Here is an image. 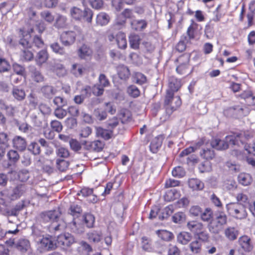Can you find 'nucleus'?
Listing matches in <instances>:
<instances>
[{
	"instance_id": "nucleus-1",
	"label": "nucleus",
	"mask_w": 255,
	"mask_h": 255,
	"mask_svg": "<svg viewBox=\"0 0 255 255\" xmlns=\"http://www.w3.org/2000/svg\"><path fill=\"white\" fill-rule=\"evenodd\" d=\"M246 143L241 131L234 132L231 135L226 136L225 139L216 138L211 141V146L217 150H225L229 148V145L240 146Z\"/></svg>"
},
{
	"instance_id": "nucleus-2",
	"label": "nucleus",
	"mask_w": 255,
	"mask_h": 255,
	"mask_svg": "<svg viewBox=\"0 0 255 255\" xmlns=\"http://www.w3.org/2000/svg\"><path fill=\"white\" fill-rule=\"evenodd\" d=\"M174 93L166 91L164 96L163 106L167 114L170 116L182 105V100L180 96L174 97Z\"/></svg>"
},
{
	"instance_id": "nucleus-3",
	"label": "nucleus",
	"mask_w": 255,
	"mask_h": 255,
	"mask_svg": "<svg viewBox=\"0 0 255 255\" xmlns=\"http://www.w3.org/2000/svg\"><path fill=\"white\" fill-rule=\"evenodd\" d=\"M190 54L184 53L179 56L175 60L179 63L176 68V72L180 75H188L193 71V68L190 64Z\"/></svg>"
},
{
	"instance_id": "nucleus-4",
	"label": "nucleus",
	"mask_w": 255,
	"mask_h": 255,
	"mask_svg": "<svg viewBox=\"0 0 255 255\" xmlns=\"http://www.w3.org/2000/svg\"><path fill=\"white\" fill-rule=\"evenodd\" d=\"M228 214L234 218L242 220L247 217L248 213L245 206L238 203H231L226 205Z\"/></svg>"
},
{
	"instance_id": "nucleus-5",
	"label": "nucleus",
	"mask_w": 255,
	"mask_h": 255,
	"mask_svg": "<svg viewBox=\"0 0 255 255\" xmlns=\"http://www.w3.org/2000/svg\"><path fill=\"white\" fill-rule=\"evenodd\" d=\"M75 242V238L72 235L69 233L62 234L57 237L55 245L63 250H67Z\"/></svg>"
},
{
	"instance_id": "nucleus-6",
	"label": "nucleus",
	"mask_w": 255,
	"mask_h": 255,
	"mask_svg": "<svg viewBox=\"0 0 255 255\" xmlns=\"http://www.w3.org/2000/svg\"><path fill=\"white\" fill-rule=\"evenodd\" d=\"M39 248L44 252H47L52 250L55 248V244H54L52 240V236L47 235L45 237H43L38 242Z\"/></svg>"
},
{
	"instance_id": "nucleus-7",
	"label": "nucleus",
	"mask_w": 255,
	"mask_h": 255,
	"mask_svg": "<svg viewBox=\"0 0 255 255\" xmlns=\"http://www.w3.org/2000/svg\"><path fill=\"white\" fill-rule=\"evenodd\" d=\"M50 127L52 129L46 128L44 131V135L46 138L53 139L54 137V131L60 132L63 129V126L61 123L57 120H53L50 122Z\"/></svg>"
},
{
	"instance_id": "nucleus-8",
	"label": "nucleus",
	"mask_w": 255,
	"mask_h": 255,
	"mask_svg": "<svg viewBox=\"0 0 255 255\" xmlns=\"http://www.w3.org/2000/svg\"><path fill=\"white\" fill-rule=\"evenodd\" d=\"M238 243L242 250L245 253L251 252L254 249V245L250 237L244 235L239 237Z\"/></svg>"
},
{
	"instance_id": "nucleus-9",
	"label": "nucleus",
	"mask_w": 255,
	"mask_h": 255,
	"mask_svg": "<svg viewBox=\"0 0 255 255\" xmlns=\"http://www.w3.org/2000/svg\"><path fill=\"white\" fill-rule=\"evenodd\" d=\"M20 31L21 32L22 37L19 40V44L26 49L32 47V44L30 42L31 39L30 34L34 32L33 28H30L28 32H25L23 29H20Z\"/></svg>"
},
{
	"instance_id": "nucleus-10",
	"label": "nucleus",
	"mask_w": 255,
	"mask_h": 255,
	"mask_svg": "<svg viewBox=\"0 0 255 255\" xmlns=\"http://www.w3.org/2000/svg\"><path fill=\"white\" fill-rule=\"evenodd\" d=\"M182 87L181 80L174 76L169 77L168 80V88L166 91H169L173 93L178 92Z\"/></svg>"
},
{
	"instance_id": "nucleus-11",
	"label": "nucleus",
	"mask_w": 255,
	"mask_h": 255,
	"mask_svg": "<svg viewBox=\"0 0 255 255\" xmlns=\"http://www.w3.org/2000/svg\"><path fill=\"white\" fill-rule=\"evenodd\" d=\"M78 56L82 59L91 58L93 55V51L89 45L83 43L78 49Z\"/></svg>"
},
{
	"instance_id": "nucleus-12",
	"label": "nucleus",
	"mask_w": 255,
	"mask_h": 255,
	"mask_svg": "<svg viewBox=\"0 0 255 255\" xmlns=\"http://www.w3.org/2000/svg\"><path fill=\"white\" fill-rule=\"evenodd\" d=\"M76 36V34L74 31H64L61 34L60 39L63 45L69 46L74 43Z\"/></svg>"
},
{
	"instance_id": "nucleus-13",
	"label": "nucleus",
	"mask_w": 255,
	"mask_h": 255,
	"mask_svg": "<svg viewBox=\"0 0 255 255\" xmlns=\"http://www.w3.org/2000/svg\"><path fill=\"white\" fill-rule=\"evenodd\" d=\"M60 216V213L54 210L43 212L40 213V217L44 222L50 221H57Z\"/></svg>"
},
{
	"instance_id": "nucleus-14",
	"label": "nucleus",
	"mask_w": 255,
	"mask_h": 255,
	"mask_svg": "<svg viewBox=\"0 0 255 255\" xmlns=\"http://www.w3.org/2000/svg\"><path fill=\"white\" fill-rule=\"evenodd\" d=\"M188 229L193 233L194 236L203 230L205 227L204 224L197 220H192L188 222L187 223Z\"/></svg>"
},
{
	"instance_id": "nucleus-15",
	"label": "nucleus",
	"mask_w": 255,
	"mask_h": 255,
	"mask_svg": "<svg viewBox=\"0 0 255 255\" xmlns=\"http://www.w3.org/2000/svg\"><path fill=\"white\" fill-rule=\"evenodd\" d=\"M164 139V136L160 134L154 138L150 142L149 147L150 150L152 153H156L161 147L163 141Z\"/></svg>"
},
{
	"instance_id": "nucleus-16",
	"label": "nucleus",
	"mask_w": 255,
	"mask_h": 255,
	"mask_svg": "<svg viewBox=\"0 0 255 255\" xmlns=\"http://www.w3.org/2000/svg\"><path fill=\"white\" fill-rule=\"evenodd\" d=\"M239 233V229L235 227L229 226L224 230L225 237L230 241H234L237 239Z\"/></svg>"
},
{
	"instance_id": "nucleus-17",
	"label": "nucleus",
	"mask_w": 255,
	"mask_h": 255,
	"mask_svg": "<svg viewBox=\"0 0 255 255\" xmlns=\"http://www.w3.org/2000/svg\"><path fill=\"white\" fill-rule=\"evenodd\" d=\"M13 147L19 151H23L27 146L26 139L20 136H15L12 139Z\"/></svg>"
},
{
	"instance_id": "nucleus-18",
	"label": "nucleus",
	"mask_w": 255,
	"mask_h": 255,
	"mask_svg": "<svg viewBox=\"0 0 255 255\" xmlns=\"http://www.w3.org/2000/svg\"><path fill=\"white\" fill-rule=\"evenodd\" d=\"M96 134L97 136L100 137L105 140H109L112 138L113 131L109 129H105L101 127H96Z\"/></svg>"
},
{
	"instance_id": "nucleus-19",
	"label": "nucleus",
	"mask_w": 255,
	"mask_h": 255,
	"mask_svg": "<svg viewBox=\"0 0 255 255\" xmlns=\"http://www.w3.org/2000/svg\"><path fill=\"white\" fill-rule=\"evenodd\" d=\"M180 196L179 191L175 189L168 190L164 195V199L166 202L173 201L178 199Z\"/></svg>"
},
{
	"instance_id": "nucleus-20",
	"label": "nucleus",
	"mask_w": 255,
	"mask_h": 255,
	"mask_svg": "<svg viewBox=\"0 0 255 255\" xmlns=\"http://www.w3.org/2000/svg\"><path fill=\"white\" fill-rule=\"evenodd\" d=\"M116 41L118 47L125 49L127 47V41L125 33L120 31L116 35Z\"/></svg>"
},
{
	"instance_id": "nucleus-21",
	"label": "nucleus",
	"mask_w": 255,
	"mask_h": 255,
	"mask_svg": "<svg viewBox=\"0 0 255 255\" xmlns=\"http://www.w3.org/2000/svg\"><path fill=\"white\" fill-rule=\"evenodd\" d=\"M223 226L219 224L215 220H212L208 225L209 231L214 235L219 234L223 230Z\"/></svg>"
},
{
	"instance_id": "nucleus-22",
	"label": "nucleus",
	"mask_w": 255,
	"mask_h": 255,
	"mask_svg": "<svg viewBox=\"0 0 255 255\" xmlns=\"http://www.w3.org/2000/svg\"><path fill=\"white\" fill-rule=\"evenodd\" d=\"M117 72L119 77L123 80H128L130 75L128 67L124 65H120L117 67Z\"/></svg>"
},
{
	"instance_id": "nucleus-23",
	"label": "nucleus",
	"mask_w": 255,
	"mask_h": 255,
	"mask_svg": "<svg viewBox=\"0 0 255 255\" xmlns=\"http://www.w3.org/2000/svg\"><path fill=\"white\" fill-rule=\"evenodd\" d=\"M87 236L90 242L98 243L102 240L103 234L101 231L93 230L88 232Z\"/></svg>"
},
{
	"instance_id": "nucleus-24",
	"label": "nucleus",
	"mask_w": 255,
	"mask_h": 255,
	"mask_svg": "<svg viewBox=\"0 0 255 255\" xmlns=\"http://www.w3.org/2000/svg\"><path fill=\"white\" fill-rule=\"evenodd\" d=\"M119 116L123 124L129 122L132 120L131 112L128 109L126 108H123L120 111Z\"/></svg>"
},
{
	"instance_id": "nucleus-25",
	"label": "nucleus",
	"mask_w": 255,
	"mask_h": 255,
	"mask_svg": "<svg viewBox=\"0 0 255 255\" xmlns=\"http://www.w3.org/2000/svg\"><path fill=\"white\" fill-rule=\"evenodd\" d=\"M200 155L207 161L213 159L215 156L214 150L210 148H203L200 151Z\"/></svg>"
},
{
	"instance_id": "nucleus-26",
	"label": "nucleus",
	"mask_w": 255,
	"mask_h": 255,
	"mask_svg": "<svg viewBox=\"0 0 255 255\" xmlns=\"http://www.w3.org/2000/svg\"><path fill=\"white\" fill-rule=\"evenodd\" d=\"M49 57L48 53L46 49H42L39 51L35 57V61L37 65L41 66L45 63Z\"/></svg>"
},
{
	"instance_id": "nucleus-27",
	"label": "nucleus",
	"mask_w": 255,
	"mask_h": 255,
	"mask_svg": "<svg viewBox=\"0 0 255 255\" xmlns=\"http://www.w3.org/2000/svg\"><path fill=\"white\" fill-rule=\"evenodd\" d=\"M189 248L192 254H199L202 250V243L198 240L195 239L190 243Z\"/></svg>"
},
{
	"instance_id": "nucleus-28",
	"label": "nucleus",
	"mask_w": 255,
	"mask_h": 255,
	"mask_svg": "<svg viewBox=\"0 0 255 255\" xmlns=\"http://www.w3.org/2000/svg\"><path fill=\"white\" fill-rule=\"evenodd\" d=\"M190 21L191 23L187 29L186 34L189 39L192 40L195 39L196 37V30L198 24L193 19H191Z\"/></svg>"
},
{
	"instance_id": "nucleus-29",
	"label": "nucleus",
	"mask_w": 255,
	"mask_h": 255,
	"mask_svg": "<svg viewBox=\"0 0 255 255\" xmlns=\"http://www.w3.org/2000/svg\"><path fill=\"white\" fill-rule=\"evenodd\" d=\"M200 217L202 221L209 223L213 219V211L210 208H206L204 211H202Z\"/></svg>"
},
{
	"instance_id": "nucleus-30",
	"label": "nucleus",
	"mask_w": 255,
	"mask_h": 255,
	"mask_svg": "<svg viewBox=\"0 0 255 255\" xmlns=\"http://www.w3.org/2000/svg\"><path fill=\"white\" fill-rule=\"evenodd\" d=\"M93 16V12L92 10L89 8H85L82 14L81 19L79 21L86 22L88 25H91L92 22Z\"/></svg>"
},
{
	"instance_id": "nucleus-31",
	"label": "nucleus",
	"mask_w": 255,
	"mask_h": 255,
	"mask_svg": "<svg viewBox=\"0 0 255 255\" xmlns=\"http://www.w3.org/2000/svg\"><path fill=\"white\" fill-rule=\"evenodd\" d=\"M52 70L59 77H63L67 74L65 66L60 63H55L52 67Z\"/></svg>"
},
{
	"instance_id": "nucleus-32",
	"label": "nucleus",
	"mask_w": 255,
	"mask_h": 255,
	"mask_svg": "<svg viewBox=\"0 0 255 255\" xmlns=\"http://www.w3.org/2000/svg\"><path fill=\"white\" fill-rule=\"evenodd\" d=\"M69 227L71 231L73 233L80 234L84 232L83 225L81 223H77L75 219H73V221L70 223Z\"/></svg>"
},
{
	"instance_id": "nucleus-33",
	"label": "nucleus",
	"mask_w": 255,
	"mask_h": 255,
	"mask_svg": "<svg viewBox=\"0 0 255 255\" xmlns=\"http://www.w3.org/2000/svg\"><path fill=\"white\" fill-rule=\"evenodd\" d=\"M194 237L196 240H198L202 243H208L210 239V235L205 227L203 230L195 234Z\"/></svg>"
},
{
	"instance_id": "nucleus-34",
	"label": "nucleus",
	"mask_w": 255,
	"mask_h": 255,
	"mask_svg": "<svg viewBox=\"0 0 255 255\" xmlns=\"http://www.w3.org/2000/svg\"><path fill=\"white\" fill-rule=\"evenodd\" d=\"M188 185L193 190H201L204 187V183L196 178L190 179L188 181Z\"/></svg>"
},
{
	"instance_id": "nucleus-35",
	"label": "nucleus",
	"mask_w": 255,
	"mask_h": 255,
	"mask_svg": "<svg viewBox=\"0 0 255 255\" xmlns=\"http://www.w3.org/2000/svg\"><path fill=\"white\" fill-rule=\"evenodd\" d=\"M109 15L105 12H100L96 16V23L98 25L103 26L107 25L110 21Z\"/></svg>"
},
{
	"instance_id": "nucleus-36",
	"label": "nucleus",
	"mask_w": 255,
	"mask_h": 255,
	"mask_svg": "<svg viewBox=\"0 0 255 255\" xmlns=\"http://www.w3.org/2000/svg\"><path fill=\"white\" fill-rule=\"evenodd\" d=\"M82 212L81 207L78 204H73L70 205L68 209V213L72 216L75 219V217H79Z\"/></svg>"
},
{
	"instance_id": "nucleus-37",
	"label": "nucleus",
	"mask_w": 255,
	"mask_h": 255,
	"mask_svg": "<svg viewBox=\"0 0 255 255\" xmlns=\"http://www.w3.org/2000/svg\"><path fill=\"white\" fill-rule=\"evenodd\" d=\"M156 233L162 240L164 241H170L174 238L173 234L166 230H157Z\"/></svg>"
},
{
	"instance_id": "nucleus-38",
	"label": "nucleus",
	"mask_w": 255,
	"mask_h": 255,
	"mask_svg": "<svg viewBox=\"0 0 255 255\" xmlns=\"http://www.w3.org/2000/svg\"><path fill=\"white\" fill-rule=\"evenodd\" d=\"M192 239V236L190 233L186 232H183L179 233L177 236V241L182 245H187Z\"/></svg>"
},
{
	"instance_id": "nucleus-39",
	"label": "nucleus",
	"mask_w": 255,
	"mask_h": 255,
	"mask_svg": "<svg viewBox=\"0 0 255 255\" xmlns=\"http://www.w3.org/2000/svg\"><path fill=\"white\" fill-rule=\"evenodd\" d=\"M236 199L239 204H243L245 206L250 205V199L246 192L243 191L239 193L236 195Z\"/></svg>"
},
{
	"instance_id": "nucleus-40",
	"label": "nucleus",
	"mask_w": 255,
	"mask_h": 255,
	"mask_svg": "<svg viewBox=\"0 0 255 255\" xmlns=\"http://www.w3.org/2000/svg\"><path fill=\"white\" fill-rule=\"evenodd\" d=\"M252 181L251 176L246 173H241L238 176L239 182L244 186L250 185Z\"/></svg>"
},
{
	"instance_id": "nucleus-41",
	"label": "nucleus",
	"mask_w": 255,
	"mask_h": 255,
	"mask_svg": "<svg viewBox=\"0 0 255 255\" xmlns=\"http://www.w3.org/2000/svg\"><path fill=\"white\" fill-rule=\"evenodd\" d=\"M129 45L131 48L138 49L139 48L140 38L137 34H132L129 37Z\"/></svg>"
},
{
	"instance_id": "nucleus-42",
	"label": "nucleus",
	"mask_w": 255,
	"mask_h": 255,
	"mask_svg": "<svg viewBox=\"0 0 255 255\" xmlns=\"http://www.w3.org/2000/svg\"><path fill=\"white\" fill-rule=\"evenodd\" d=\"M41 92L45 97L51 98L56 93V90L52 86L46 85L41 89Z\"/></svg>"
},
{
	"instance_id": "nucleus-43",
	"label": "nucleus",
	"mask_w": 255,
	"mask_h": 255,
	"mask_svg": "<svg viewBox=\"0 0 255 255\" xmlns=\"http://www.w3.org/2000/svg\"><path fill=\"white\" fill-rule=\"evenodd\" d=\"M30 72L31 73V78L35 82L39 83L44 81V77L41 72L35 68L32 67L30 70Z\"/></svg>"
},
{
	"instance_id": "nucleus-44",
	"label": "nucleus",
	"mask_w": 255,
	"mask_h": 255,
	"mask_svg": "<svg viewBox=\"0 0 255 255\" xmlns=\"http://www.w3.org/2000/svg\"><path fill=\"white\" fill-rule=\"evenodd\" d=\"M24 207V205L22 203H19L17 204L11 210L6 211L8 216H16L18 215L19 212L21 211Z\"/></svg>"
},
{
	"instance_id": "nucleus-45",
	"label": "nucleus",
	"mask_w": 255,
	"mask_h": 255,
	"mask_svg": "<svg viewBox=\"0 0 255 255\" xmlns=\"http://www.w3.org/2000/svg\"><path fill=\"white\" fill-rule=\"evenodd\" d=\"M95 221V217L91 214L87 213L83 216V222L88 228L93 227Z\"/></svg>"
},
{
	"instance_id": "nucleus-46",
	"label": "nucleus",
	"mask_w": 255,
	"mask_h": 255,
	"mask_svg": "<svg viewBox=\"0 0 255 255\" xmlns=\"http://www.w3.org/2000/svg\"><path fill=\"white\" fill-rule=\"evenodd\" d=\"M141 246L142 249L148 252H150L152 250L151 240L145 236L141 238Z\"/></svg>"
},
{
	"instance_id": "nucleus-47",
	"label": "nucleus",
	"mask_w": 255,
	"mask_h": 255,
	"mask_svg": "<svg viewBox=\"0 0 255 255\" xmlns=\"http://www.w3.org/2000/svg\"><path fill=\"white\" fill-rule=\"evenodd\" d=\"M119 123V119L116 117H114L112 118H110L106 122V127L108 129L113 131V130L118 127Z\"/></svg>"
},
{
	"instance_id": "nucleus-48",
	"label": "nucleus",
	"mask_w": 255,
	"mask_h": 255,
	"mask_svg": "<svg viewBox=\"0 0 255 255\" xmlns=\"http://www.w3.org/2000/svg\"><path fill=\"white\" fill-rule=\"evenodd\" d=\"M132 27L136 31H140L147 26V22L144 20H134L131 23Z\"/></svg>"
},
{
	"instance_id": "nucleus-49",
	"label": "nucleus",
	"mask_w": 255,
	"mask_h": 255,
	"mask_svg": "<svg viewBox=\"0 0 255 255\" xmlns=\"http://www.w3.org/2000/svg\"><path fill=\"white\" fill-rule=\"evenodd\" d=\"M83 10L77 7H73L70 9V14L71 17L75 20L79 21L81 19L82 14Z\"/></svg>"
},
{
	"instance_id": "nucleus-50",
	"label": "nucleus",
	"mask_w": 255,
	"mask_h": 255,
	"mask_svg": "<svg viewBox=\"0 0 255 255\" xmlns=\"http://www.w3.org/2000/svg\"><path fill=\"white\" fill-rule=\"evenodd\" d=\"M218 224L223 227L227 224L228 217L226 214L223 212H219L216 216L215 219Z\"/></svg>"
},
{
	"instance_id": "nucleus-51",
	"label": "nucleus",
	"mask_w": 255,
	"mask_h": 255,
	"mask_svg": "<svg viewBox=\"0 0 255 255\" xmlns=\"http://www.w3.org/2000/svg\"><path fill=\"white\" fill-rule=\"evenodd\" d=\"M12 95L14 98L18 101H21L25 98V93L23 90L18 88H14L12 90Z\"/></svg>"
},
{
	"instance_id": "nucleus-52",
	"label": "nucleus",
	"mask_w": 255,
	"mask_h": 255,
	"mask_svg": "<svg viewBox=\"0 0 255 255\" xmlns=\"http://www.w3.org/2000/svg\"><path fill=\"white\" fill-rule=\"evenodd\" d=\"M54 26L57 28H63L67 26V18L66 17L59 15L57 18Z\"/></svg>"
},
{
	"instance_id": "nucleus-53",
	"label": "nucleus",
	"mask_w": 255,
	"mask_h": 255,
	"mask_svg": "<svg viewBox=\"0 0 255 255\" xmlns=\"http://www.w3.org/2000/svg\"><path fill=\"white\" fill-rule=\"evenodd\" d=\"M7 157L9 162L12 163H16L19 159L18 152L14 150H10L7 153Z\"/></svg>"
},
{
	"instance_id": "nucleus-54",
	"label": "nucleus",
	"mask_w": 255,
	"mask_h": 255,
	"mask_svg": "<svg viewBox=\"0 0 255 255\" xmlns=\"http://www.w3.org/2000/svg\"><path fill=\"white\" fill-rule=\"evenodd\" d=\"M97 84L105 88L110 86V82L104 74H101L99 76L98 82Z\"/></svg>"
},
{
	"instance_id": "nucleus-55",
	"label": "nucleus",
	"mask_w": 255,
	"mask_h": 255,
	"mask_svg": "<svg viewBox=\"0 0 255 255\" xmlns=\"http://www.w3.org/2000/svg\"><path fill=\"white\" fill-rule=\"evenodd\" d=\"M127 92L130 96L134 98L139 97L140 94L139 90L134 85L129 86L127 89Z\"/></svg>"
},
{
	"instance_id": "nucleus-56",
	"label": "nucleus",
	"mask_w": 255,
	"mask_h": 255,
	"mask_svg": "<svg viewBox=\"0 0 255 255\" xmlns=\"http://www.w3.org/2000/svg\"><path fill=\"white\" fill-rule=\"evenodd\" d=\"M185 170L181 166L175 167L172 171V175L175 177L182 178L185 175Z\"/></svg>"
},
{
	"instance_id": "nucleus-57",
	"label": "nucleus",
	"mask_w": 255,
	"mask_h": 255,
	"mask_svg": "<svg viewBox=\"0 0 255 255\" xmlns=\"http://www.w3.org/2000/svg\"><path fill=\"white\" fill-rule=\"evenodd\" d=\"M57 167L61 172L65 171L69 167V163L64 159H57L56 161Z\"/></svg>"
},
{
	"instance_id": "nucleus-58",
	"label": "nucleus",
	"mask_w": 255,
	"mask_h": 255,
	"mask_svg": "<svg viewBox=\"0 0 255 255\" xmlns=\"http://www.w3.org/2000/svg\"><path fill=\"white\" fill-rule=\"evenodd\" d=\"M9 62L4 58L0 56V72L8 71L10 69Z\"/></svg>"
},
{
	"instance_id": "nucleus-59",
	"label": "nucleus",
	"mask_w": 255,
	"mask_h": 255,
	"mask_svg": "<svg viewBox=\"0 0 255 255\" xmlns=\"http://www.w3.org/2000/svg\"><path fill=\"white\" fill-rule=\"evenodd\" d=\"M180 181L174 179L169 178L166 180L164 183V188H169L180 186Z\"/></svg>"
},
{
	"instance_id": "nucleus-60",
	"label": "nucleus",
	"mask_w": 255,
	"mask_h": 255,
	"mask_svg": "<svg viewBox=\"0 0 255 255\" xmlns=\"http://www.w3.org/2000/svg\"><path fill=\"white\" fill-rule=\"evenodd\" d=\"M63 107H57L54 112V114L56 117L59 119H63L67 115V112L63 109Z\"/></svg>"
},
{
	"instance_id": "nucleus-61",
	"label": "nucleus",
	"mask_w": 255,
	"mask_h": 255,
	"mask_svg": "<svg viewBox=\"0 0 255 255\" xmlns=\"http://www.w3.org/2000/svg\"><path fill=\"white\" fill-rule=\"evenodd\" d=\"M186 216L182 212H178L172 216V221L175 223H180L185 220Z\"/></svg>"
},
{
	"instance_id": "nucleus-62",
	"label": "nucleus",
	"mask_w": 255,
	"mask_h": 255,
	"mask_svg": "<svg viewBox=\"0 0 255 255\" xmlns=\"http://www.w3.org/2000/svg\"><path fill=\"white\" fill-rule=\"evenodd\" d=\"M90 145L92 149L98 152L101 151L104 147L103 143L99 140L90 142Z\"/></svg>"
},
{
	"instance_id": "nucleus-63",
	"label": "nucleus",
	"mask_w": 255,
	"mask_h": 255,
	"mask_svg": "<svg viewBox=\"0 0 255 255\" xmlns=\"http://www.w3.org/2000/svg\"><path fill=\"white\" fill-rule=\"evenodd\" d=\"M181 250L176 245L170 244L168 249L167 255H181Z\"/></svg>"
},
{
	"instance_id": "nucleus-64",
	"label": "nucleus",
	"mask_w": 255,
	"mask_h": 255,
	"mask_svg": "<svg viewBox=\"0 0 255 255\" xmlns=\"http://www.w3.org/2000/svg\"><path fill=\"white\" fill-rule=\"evenodd\" d=\"M202 209L199 206L194 205L191 207L189 210L190 214L194 217L200 216Z\"/></svg>"
}]
</instances>
